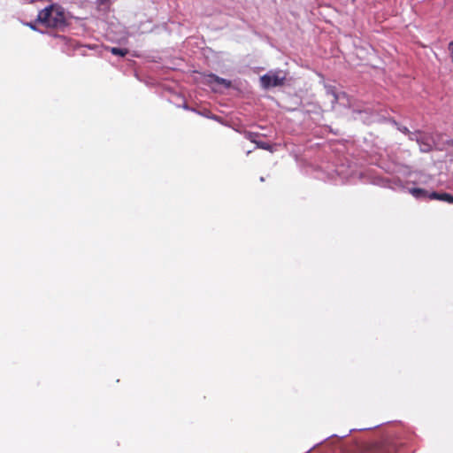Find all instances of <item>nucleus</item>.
Wrapping results in <instances>:
<instances>
[{
    "label": "nucleus",
    "instance_id": "obj_13",
    "mask_svg": "<svg viewBox=\"0 0 453 453\" xmlns=\"http://www.w3.org/2000/svg\"><path fill=\"white\" fill-rule=\"evenodd\" d=\"M111 0H97V4L99 5H106L110 4Z\"/></svg>",
    "mask_w": 453,
    "mask_h": 453
},
{
    "label": "nucleus",
    "instance_id": "obj_6",
    "mask_svg": "<svg viewBox=\"0 0 453 453\" xmlns=\"http://www.w3.org/2000/svg\"><path fill=\"white\" fill-rule=\"evenodd\" d=\"M325 89H326V96H329L332 97V99H331L332 107H334V104L341 98V96H344V93H342V94L337 93L336 88L331 85H325Z\"/></svg>",
    "mask_w": 453,
    "mask_h": 453
},
{
    "label": "nucleus",
    "instance_id": "obj_4",
    "mask_svg": "<svg viewBox=\"0 0 453 453\" xmlns=\"http://www.w3.org/2000/svg\"><path fill=\"white\" fill-rule=\"evenodd\" d=\"M244 136H245L246 139H248L251 142L255 143L257 148L263 149V150H270V151L273 150L272 145H270L269 143H267L265 142H262L260 140H257V138L258 137V134L252 133V132H246L244 134Z\"/></svg>",
    "mask_w": 453,
    "mask_h": 453
},
{
    "label": "nucleus",
    "instance_id": "obj_8",
    "mask_svg": "<svg viewBox=\"0 0 453 453\" xmlns=\"http://www.w3.org/2000/svg\"><path fill=\"white\" fill-rule=\"evenodd\" d=\"M111 52L116 56L125 57L128 53V50L127 49L112 47Z\"/></svg>",
    "mask_w": 453,
    "mask_h": 453
},
{
    "label": "nucleus",
    "instance_id": "obj_12",
    "mask_svg": "<svg viewBox=\"0 0 453 453\" xmlns=\"http://www.w3.org/2000/svg\"><path fill=\"white\" fill-rule=\"evenodd\" d=\"M397 128H398V130H399L400 132H402L403 134H407V135H408V134H409V133H410V130H409L406 127H398Z\"/></svg>",
    "mask_w": 453,
    "mask_h": 453
},
{
    "label": "nucleus",
    "instance_id": "obj_2",
    "mask_svg": "<svg viewBox=\"0 0 453 453\" xmlns=\"http://www.w3.org/2000/svg\"><path fill=\"white\" fill-rule=\"evenodd\" d=\"M286 79V72L282 70H270L260 77V83L264 88L268 89L270 88L282 86Z\"/></svg>",
    "mask_w": 453,
    "mask_h": 453
},
{
    "label": "nucleus",
    "instance_id": "obj_11",
    "mask_svg": "<svg viewBox=\"0 0 453 453\" xmlns=\"http://www.w3.org/2000/svg\"><path fill=\"white\" fill-rule=\"evenodd\" d=\"M441 195V193H437V192H431V193H429L428 192V196H427L426 199L440 200Z\"/></svg>",
    "mask_w": 453,
    "mask_h": 453
},
{
    "label": "nucleus",
    "instance_id": "obj_5",
    "mask_svg": "<svg viewBox=\"0 0 453 453\" xmlns=\"http://www.w3.org/2000/svg\"><path fill=\"white\" fill-rule=\"evenodd\" d=\"M207 82L211 85L212 84H218V85H221L223 86L224 88H228L231 87V81H228V80H226L224 78H220L213 73H211L209 75H207Z\"/></svg>",
    "mask_w": 453,
    "mask_h": 453
},
{
    "label": "nucleus",
    "instance_id": "obj_14",
    "mask_svg": "<svg viewBox=\"0 0 453 453\" xmlns=\"http://www.w3.org/2000/svg\"><path fill=\"white\" fill-rule=\"evenodd\" d=\"M27 25H28V26H29V27H30V28H32L33 30H36V28H35V25H34V24L29 23V24H27Z\"/></svg>",
    "mask_w": 453,
    "mask_h": 453
},
{
    "label": "nucleus",
    "instance_id": "obj_7",
    "mask_svg": "<svg viewBox=\"0 0 453 453\" xmlns=\"http://www.w3.org/2000/svg\"><path fill=\"white\" fill-rule=\"evenodd\" d=\"M409 193L417 199H426L428 196V191L420 188H410Z\"/></svg>",
    "mask_w": 453,
    "mask_h": 453
},
{
    "label": "nucleus",
    "instance_id": "obj_15",
    "mask_svg": "<svg viewBox=\"0 0 453 453\" xmlns=\"http://www.w3.org/2000/svg\"><path fill=\"white\" fill-rule=\"evenodd\" d=\"M355 0H352V2H354Z\"/></svg>",
    "mask_w": 453,
    "mask_h": 453
},
{
    "label": "nucleus",
    "instance_id": "obj_1",
    "mask_svg": "<svg viewBox=\"0 0 453 453\" xmlns=\"http://www.w3.org/2000/svg\"><path fill=\"white\" fill-rule=\"evenodd\" d=\"M36 21L49 28H63L66 26L64 9L52 4L38 12Z\"/></svg>",
    "mask_w": 453,
    "mask_h": 453
},
{
    "label": "nucleus",
    "instance_id": "obj_9",
    "mask_svg": "<svg viewBox=\"0 0 453 453\" xmlns=\"http://www.w3.org/2000/svg\"><path fill=\"white\" fill-rule=\"evenodd\" d=\"M440 201H443L448 203H453V196L449 193H441Z\"/></svg>",
    "mask_w": 453,
    "mask_h": 453
},
{
    "label": "nucleus",
    "instance_id": "obj_10",
    "mask_svg": "<svg viewBox=\"0 0 453 453\" xmlns=\"http://www.w3.org/2000/svg\"><path fill=\"white\" fill-rule=\"evenodd\" d=\"M420 134L421 132L420 131H416V132H410L409 134H408V137L411 141H416L418 142L419 136H420Z\"/></svg>",
    "mask_w": 453,
    "mask_h": 453
},
{
    "label": "nucleus",
    "instance_id": "obj_3",
    "mask_svg": "<svg viewBox=\"0 0 453 453\" xmlns=\"http://www.w3.org/2000/svg\"><path fill=\"white\" fill-rule=\"evenodd\" d=\"M417 142L419 145L420 151L422 152H429L434 146V138L430 134L423 132H421Z\"/></svg>",
    "mask_w": 453,
    "mask_h": 453
}]
</instances>
